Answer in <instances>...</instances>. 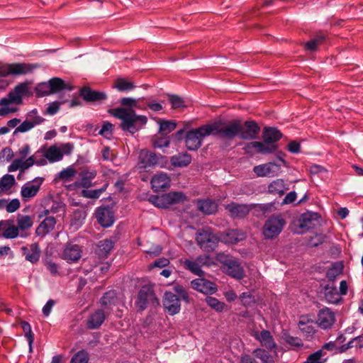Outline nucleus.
Returning a JSON list of instances; mask_svg holds the SVG:
<instances>
[{
  "mask_svg": "<svg viewBox=\"0 0 363 363\" xmlns=\"http://www.w3.org/2000/svg\"><path fill=\"white\" fill-rule=\"evenodd\" d=\"M264 142L254 141L245 145V151L250 155L256 153L267 155L274 152L277 145L276 143L282 138V133L276 128H265L262 132Z\"/></svg>",
  "mask_w": 363,
  "mask_h": 363,
  "instance_id": "nucleus-1",
  "label": "nucleus"
},
{
  "mask_svg": "<svg viewBox=\"0 0 363 363\" xmlns=\"http://www.w3.org/2000/svg\"><path fill=\"white\" fill-rule=\"evenodd\" d=\"M113 115L121 120V128L132 134L137 132L142 126L145 125L147 121V118L145 116L137 115L135 111L131 108H115L113 111Z\"/></svg>",
  "mask_w": 363,
  "mask_h": 363,
  "instance_id": "nucleus-2",
  "label": "nucleus"
},
{
  "mask_svg": "<svg viewBox=\"0 0 363 363\" xmlns=\"http://www.w3.org/2000/svg\"><path fill=\"white\" fill-rule=\"evenodd\" d=\"M214 129L210 124L201 125L198 128L189 130L185 135V145L191 151L197 150L202 145L203 140L213 133Z\"/></svg>",
  "mask_w": 363,
  "mask_h": 363,
  "instance_id": "nucleus-3",
  "label": "nucleus"
},
{
  "mask_svg": "<svg viewBox=\"0 0 363 363\" xmlns=\"http://www.w3.org/2000/svg\"><path fill=\"white\" fill-rule=\"evenodd\" d=\"M186 200V195L179 191H171L161 196L152 195L148 201L160 208H168L173 204L182 203Z\"/></svg>",
  "mask_w": 363,
  "mask_h": 363,
  "instance_id": "nucleus-4",
  "label": "nucleus"
},
{
  "mask_svg": "<svg viewBox=\"0 0 363 363\" xmlns=\"http://www.w3.org/2000/svg\"><path fill=\"white\" fill-rule=\"evenodd\" d=\"M216 258L222 264V269L225 274L238 280L243 278V268L237 259L224 253L218 254Z\"/></svg>",
  "mask_w": 363,
  "mask_h": 363,
  "instance_id": "nucleus-5",
  "label": "nucleus"
},
{
  "mask_svg": "<svg viewBox=\"0 0 363 363\" xmlns=\"http://www.w3.org/2000/svg\"><path fill=\"white\" fill-rule=\"evenodd\" d=\"M286 220L280 214L269 217L262 228V234L265 239L272 240L277 238L283 230Z\"/></svg>",
  "mask_w": 363,
  "mask_h": 363,
  "instance_id": "nucleus-6",
  "label": "nucleus"
},
{
  "mask_svg": "<svg viewBox=\"0 0 363 363\" xmlns=\"http://www.w3.org/2000/svg\"><path fill=\"white\" fill-rule=\"evenodd\" d=\"M196 240L201 248L208 252L214 250L218 242L210 228L199 230L196 233Z\"/></svg>",
  "mask_w": 363,
  "mask_h": 363,
  "instance_id": "nucleus-7",
  "label": "nucleus"
},
{
  "mask_svg": "<svg viewBox=\"0 0 363 363\" xmlns=\"http://www.w3.org/2000/svg\"><path fill=\"white\" fill-rule=\"evenodd\" d=\"M38 66L28 63H11L0 67V77H6L9 75H24L31 72Z\"/></svg>",
  "mask_w": 363,
  "mask_h": 363,
  "instance_id": "nucleus-8",
  "label": "nucleus"
},
{
  "mask_svg": "<svg viewBox=\"0 0 363 363\" xmlns=\"http://www.w3.org/2000/svg\"><path fill=\"white\" fill-rule=\"evenodd\" d=\"M213 130L211 135H219L223 138L233 139L236 136L240 137V131L241 128V122L240 121H233L228 125L219 128L217 124H210Z\"/></svg>",
  "mask_w": 363,
  "mask_h": 363,
  "instance_id": "nucleus-9",
  "label": "nucleus"
},
{
  "mask_svg": "<svg viewBox=\"0 0 363 363\" xmlns=\"http://www.w3.org/2000/svg\"><path fill=\"white\" fill-rule=\"evenodd\" d=\"M164 156L160 154L142 150L139 154L138 167L140 169H147L160 165L164 161Z\"/></svg>",
  "mask_w": 363,
  "mask_h": 363,
  "instance_id": "nucleus-10",
  "label": "nucleus"
},
{
  "mask_svg": "<svg viewBox=\"0 0 363 363\" xmlns=\"http://www.w3.org/2000/svg\"><path fill=\"white\" fill-rule=\"evenodd\" d=\"M44 179L43 177H35L32 181L25 183L21 189V196L24 202H27L32 198H34L40 189Z\"/></svg>",
  "mask_w": 363,
  "mask_h": 363,
  "instance_id": "nucleus-11",
  "label": "nucleus"
},
{
  "mask_svg": "<svg viewBox=\"0 0 363 363\" xmlns=\"http://www.w3.org/2000/svg\"><path fill=\"white\" fill-rule=\"evenodd\" d=\"M49 210L45 209L38 216L40 219L45 217L35 230V233L38 236H45L51 232L55 226L56 219L53 216H49Z\"/></svg>",
  "mask_w": 363,
  "mask_h": 363,
  "instance_id": "nucleus-12",
  "label": "nucleus"
},
{
  "mask_svg": "<svg viewBox=\"0 0 363 363\" xmlns=\"http://www.w3.org/2000/svg\"><path fill=\"white\" fill-rule=\"evenodd\" d=\"M95 216L103 228L111 227L115 221L114 213L109 206L98 207L95 211Z\"/></svg>",
  "mask_w": 363,
  "mask_h": 363,
  "instance_id": "nucleus-13",
  "label": "nucleus"
},
{
  "mask_svg": "<svg viewBox=\"0 0 363 363\" xmlns=\"http://www.w3.org/2000/svg\"><path fill=\"white\" fill-rule=\"evenodd\" d=\"M335 322V313L330 308L325 307L320 309L317 315L316 323L323 330L330 328Z\"/></svg>",
  "mask_w": 363,
  "mask_h": 363,
  "instance_id": "nucleus-14",
  "label": "nucleus"
},
{
  "mask_svg": "<svg viewBox=\"0 0 363 363\" xmlns=\"http://www.w3.org/2000/svg\"><path fill=\"white\" fill-rule=\"evenodd\" d=\"M163 305L171 315L179 313L181 309L180 298L171 291L164 293Z\"/></svg>",
  "mask_w": 363,
  "mask_h": 363,
  "instance_id": "nucleus-15",
  "label": "nucleus"
},
{
  "mask_svg": "<svg viewBox=\"0 0 363 363\" xmlns=\"http://www.w3.org/2000/svg\"><path fill=\"white\" fill-rule=\"evenodd\" d=\"M259 131L260 128L256 122L247 121L244 124L241 123L240 138L244 140H254L257 138Z\"/></svg>",
  "mask_w": 363,
  "mask_h": 363,
  "instance_id": "nucleus-16",
  "label": "nucleus"
},
{
  "mask_svg": "<svg viewBox=\"0 0 363 363\" xmlns=\"http://www.w3.org/2000/svg\"><path fill=\"white\" fill-rule=\"evenodd\" d=\"M191 287L205 294H213L217 291L216 285L206 279H196L191 282Z\"/></svg>",
  "mask_w": 363,
  "mask_h": 363,
  "instance_id": "nucleus-17",
  "label": "nucleus"
},
{
  "mask_svg": "<svg viewBox=\"0 0 363 363\" xmlns=\"http://www.w3.org/2000/svg\"><path fill=\"white\" fill-rule=\"evenodd\" d=\"M82 257L81 247L73 242H68L63 252V258L69 263L77 262Z\"/></svg>",
  "mask_w": 363,
  "mask_h": 363,
  "instance_id": "nucleus-18",
  "label": "nucleus"
},
{
  "mask_svg": "<svg viewBox=\"0 0 363 363\" xmlns=\"http://www.w3.org/2000/svg\"><path fill=\"white\" fill-rule=\"evenodd\" d=\"M170 178L167 173L155 174L151 179V186L155 191H165L170 186Z\"/></svg>",
  "mask_w": 363,
  "mask_h": 363,
  "instance_id": "nucleus-19",
  "label": "nucleus"
},
{
  "mask_svg": "<svg viewBox=\"0 0 363 363\" xmlns=\"http://www.w3.org/2000/svg\"><path fill=\"white\" fill-rule=\"evenodd\" d=\"M155 297V293L152 288L150 286H143L140 289L138 295V300L136 301L137 307L143 311L147 308L148 301Z\"/></svg>",
  "mask_w": 363,
  "mask_h": 363,
  "instance_id": "nucleus-20",
  "label": "nucleus"
},
{
  "mask_svg": "<svg viewBox=\"0 0 363 363\" xmlns=\"http://www.w3.org/2000/svg\"><path fill=\"white\" fill-rule=\"evenodd\" d=\"M80 95L87 102H101L107 99V95L104 91L91 89L89 87H84L80 90Z\"/></svg>",
  "mask_w": 363,
  "mask_h": 363,
  "instance_id": "nucleus-21",
  "label": "nucleus"
},
{
  "mask_svg": "<svg viewBox=\"0 0 363 363\" xmlns=\"http://www.w3.org/2000/svg\"><path fill=\"white\" fill-rule=\"evenodd\" d=\"M21 250L23 255L25 256L26 260L32 264L37 263L39 261L40 249L38 243L35 242L27 246H23Z\"/></svg>",
  "mask_w": 363,
  "mask_h": 363,
  "instance_id": "nucleus-22",
  "label": "nucleus"
},
{
  "mask_svg": "<svg viewBox=\"0 0 363 363\" xmlns=\"http://www.w3.org/2000/svg\"><path fill=\"white\" fill-rule=\"evenodd\" d=\"M106 311L101 308L90 314L86 320V327L90 330L99 328L104 322L106 317Z\"/></svg>",
  "mask_w": 363,
  "mask_h": 363,
  "instance_id": "nucleus-23",
  "label": "nucleus"
},
{
  "mask_svg": "<svg viewBox=\"0 0 363 363\" xmlns=\"http://www.w3.org/2000/svg\"><path fill=\"white\" fill-rule=\"evenodd\" d=\"M142 105H138V108L143 111L150 110L153 112H160L164 108V101H159L152 96L141 99Z\"/></svg>",
  "mask_w": 363,
  "mask_h": 363,
  "instance_id": "nucleus-24",
  "label": "nucleus"
},
{
  "mask_svg": "<svg viewBox=\"0 0 363 363\" xmlns=\"http://www.w3.org/2000/svg\"><path fill=\"white\" fill-rule=\"evenodd\" d=\"M118 299L115 291H109L104 294L100 299V303L102 309H104L107 314H109L113 309V306L118 303Z\"/></svg>",
  "mask_w": 363,
  "mask_h": 363,
  "instance_id": "nucleus-25",
  "label": "nucleus"
},
{
  "mask_svg": "<svg viewBox=\"0 0 363 363\" xmlns=\"http://www.w3.org/2000/svg\"><path fill=\"white\" fill-rule=\"evenodd\" d=\"M79 179L77 180L74 185L76 187L89 188L92 186V180L96 176L95 170L84 169L79 173Z\"/></svg>",
  "mask_w": 363,
  "mask_h": 363,
  "instance_id": "nucleus-26",
  "label": "nucleus"
},
{
  "mask_svg": "<svg viewBox=\"0 0 363 363\" xmlns=\"http://www.w3.org/2000/svg\"><path fill=\"white\" fill-rule=\"evenodd\" d=\"M225 208L229 211L233 218H238L245 217L250 211V208L247 205L239 204L234 202L228 204Z\"/></svg>",
  "mask_w": 363,
  "mask_h": 363,
  "instance_id": "nucleus-27",
  "label": "nucleus"
},
{
  "mask_svg": "<svg viewBox=\"0 0 363 363\" xmlns=\"http://www.w3.org/2000/svg\"><path fill=\"white\" fill-rule=\"evenodd\" d=\"M255 338L269 350H272L277 347V344L272 335L271 333L267 330H262L259 333L255 335Z\"/></svg>",
  "mask_w": 363,
  "mask_h": 363,
  "instance_id": "nucleus-28",
  "label": "nucleus"
},
{
  "mask_svg": "<svg viewBox=\"0 0 363 363\" xmlns=\"http://www.w3.org/2000/svg\"><path fill=\"white\" fill-rule=\"evenodd\" d=\"M196 206L201 212L206 215L213 214L218 210V203L210 199L197 200Z\"/></svg>",
  "mask_w": 363,
  "mask_h": 363,
  "instance_id": "nucleus-29",
  "label": "nucleus"
},
{
  "mask_svg": "<svg viewBox=\"0 0 363 363\" xmlns=\"http://www.w3.org/2000/svg\"><path fill=\"white\" fill-rule=\"evenodd\" d=\"M313 215L311 213H303L299 219V224L295 233L297 234H303L311 228H313Z\"/></svg>",
  "mask_w": 363,
  "mask_h": 363,
  "instance_id": "nucleus-30",
  "label": "nucleus"
},
{
  "mask_svg": "<svg viewBox=\"0 0 363 363\" xmlns=\"http://www.w3.org/2000/svg\"><path fill=\"white\" fill-rule=\"evenodd\" d=\"M325 298L329 303H337L341 300L336 286L332 284H327L324 288Z\"/></svg>",
  "mask_w": 363,
  "mask_h": 363,
  "instance_id": "nucleus-31",
  "label": "nucleus"
},
{
  "mask_svg": "<svg viewBox=\"0 0 363 363\" xmlns=\"http://www.w3.org/2000/svg\"><path fill=\"white\" fill-rule=\"evenodd\" d=\"M191 155L187 152L179 153L170 158L171 164L174 167H184L191 162Z\"/></svg>",
  "mask_w": 363,
  "mask_h": 363,
  "instance_id": "nucleus-32",
  "label": "nucleus"
},
{
  "mask_svg": "<svg viewBox=\"0 0 363 363\" xmlns=\"http://www.w3.org/2000/svg\"><path fill=\"white\" fill-rule=\"evenodd\" d=\"M298 328L308 337H312L315 333L313 321L307 317H301L298 321Z\"/></svg>",
  "mask_w": 363,
  "mask_h": 363,
  "instance_id": "nucleus-33",
  "label": "nucleus"
},
{
  "mask_svg": "<svg viewBox=\"0 0 363 363\" xmlns=\"http://www.w3.org/2000/svg\"><path fill=\"white\" fill-rule=\"evenodd\" d=\"M21 238H26L27 233L18 232V228L16 226L12 225V221L9 220V224L6 225L5 230L1 233V238L6 239H13L18 236Z\"/></svg>",
  "mask_w": 363,
  "mask_h": 363,
  "instance_id": "nucleus-34",
  "label": "nucleus"
},
{
  "mask_svg": "<svg viewBox=\"0 0 363 363\" xmlns=\"http://www.w3.org/2000/svg\"><path fill=\"white\" fill-rule=\"evenodd\" d=\"M52 94L60 92L62 90H72V86L66 84L64 80L58 77H53L49 81Z\"/></svg>",
  "mask_w": 363,
  "mask_h": 363,
  "instance_id": "nucleus-35",
  "label": "nucleus"
},
{
  "mask_svg": "<svg viewBox=\"0 0 363 363\" xmlns=\"http://www.w3.org/2000/svg\"><path fill=\"white\" fill-rule=\"evenodd\" d=\"M113 247V242L111 240H103L99 241L96 253L99 257L104 258L110 253Z\"/></svg>",
  "mask_w": 363,
  "mask_h": 363,
  "instance_id": "nucleus-36",
  "label": "nucleus"
},
{
  "mask_svg": "<svg viewBox=\"0 0 363 363\" xmlns=\"http://www.w3.org/2000/svg\"><path fill=\"white\" fill-rule=\"evenodd\" d=\"M287 189L284 181L281 179H277L271 182L268 186V191L270 194L281 196Z\"/></svg>",
  "mask_w": 363,
  "mask_h": 363,
  "instance_id": "nucleus-37",
  "label": "nucleus"
},
{
  "mask_svg": "<svg viewBox=\"0 0 363 363\" xmlns=\"http://www.w3.org/2000/svg\"><path fill=\"white\" fill-rule=\"evenodd\" d=\"M45 157H47L48 161L50 163L59 162L63 158V155L61 154L60 150L55 145L50 146L49 148L45 150Z\"/></svg>",
  "mask_w": 363,
  "mask_h": 363,
  "instance_id": "nucleus-38",
  "label": "nucleus"
},
{
  "mask_svg": "<svg viewBox=\"0 0 363 363\" xmlns=\"http://www.w3.org/2000/svg\"><path fill=\"white\" fill-rule=\"evenodd\" d=\"M252 354L254 357L259 359L262 363H275L274 357L269 351L264 349L257 348L252 351Z\"/></svg>",
  "mask_w": 363,
  "mask_h": 363,
  "instance_id": "nucleus-39",
  "label": "nucleus"
},
{
  "mask_svg": "<svg viewBox=\"0 0 363 363\" xmlns=\"http://www.w3.org/2000/svg\"><path fill=\"white\" fill-rule=\"evenodd\" d=\"M16 180L14 176L6 174L0 179V191L7 193L15 184Z\"/></svg>",
  "mask_w": 363,
  "mask_h": 363,
  "instance_id": "nucleus-40",
  "label": "nucleus"
},
{
  "mask_svg": "<svg viewBox=\"0 0 363 363\" xmlns=\"http://www.w3.org/2000/svg\"><path fill=\"white\" fill-rule=\"evenodd\" d=\"M343 265L340 262H335L326 272V277L330 281H334L342 274Z\"/></svg>",
  "mask_w": 363,
  "mask_h": 363,
  "instance_id": "nucleus-41",
  "label": "nucleus"
},
{
  "mask_svg": "<svg viewBox=\"0 0 363 363\" xmlns=\"http://www.w3.org/2000/svg\"><path fill=\"white\" fill-rule=\"evenodd\" d=\"M17 226L16 228H18V231H24L26 230L30 229L33 224V222L32 220V218L29 216H22L19 215L17 218Z\"/></svg>",
  "mask_w": 363,
  "mask_h": 363,
  "instance_id": "nucleus-42",
  "label": "nucleus"
},
{
  "mask_svg": "<svg viewBox=\"0 0 363 363\" xmlns=\"http://www.w3.org/2000/svg\"><path fill=\"white\" fill-rule=\"evenodd\" d=\"M226 242L234 244L244 240L245 238V235L240 230L232 229L228 230L226 233Z\"/></svg>",
  "mask_w": 363,
  "mask_h": 363,
  "instance_id": "nucleus-43",
  "label": "nucleus"
},
{
  "mask_svg": "<svg viewBox=\"0 0 363 363\" xmlns=\"http://www.w3.org/2000/svg\"><path fill=\"white\" fill-rule=\"evenodd\" d=\"M108 186V183L104 184V186L97 189H84L82 191V196L84 198L87 199H96L100 197V196L106 190Z\"/></svg>",
  "mask_w": 363,
  "mask_h": 363,
  "instance_id": "nucleus-44",
  "label": "nucleus"
},
{
  "mask_svg": "<svg viewBox=\"0 0 363 363\" xmlns=\"http://www.w3.org/2000/svg\"><path fill=\"white\" fill-rule=\"evenodd\" d=\"M113 87L119 91L123 92L133 90L135 86L132 82L124 78H118L116 80Z\"/></svg>",
  "mask_w": 363,
  "mask_h": 363,
  "instance_id": "nucleus-45",
  "label": "nucleus"
},
{
  "mask_svg": "<svg viewBox=\"0 0 363 363\" xmlns=\"http://www.w3.org/2000/svg\"><path fill=\"white\" fill-rule=\"evenodd\" d=\"M205 301L208 306L217 312H222L226 308V304L224 302L220 301L215 297L208 296Z\"/></svg>",
  "mask_w": 363,
  "mask_h": 363,
  "instance_id": "nucleus-46",
  "label": "nucleus"
},
{
  "mask_svg": "<svg viewBox=\"0 0 363 363\" xmlns=\"http://www.w3.org/2000/svg\"><path fill=\"white\" fill-rule=\"evenodd\" d=\"M11 103H13V101L9 96L8 97L0 99V106H2L0 108V116H6L9 113L16 111V108H10L8 107Z\"/></svg>",
  "mask_w": 363,
  "mask_h": 363,
  "instance_id": "nucleus-47",
  "label": "nucleus"
},
{
  "mask_svg": "<svg viewBox=\"0 0 363 363\" xmlns=\"http://www.w3.org/2000/svg\"><path fill=\"white\" fill-rule=\"evenodd\" d=\"M184 267L186 269L191 272L193 274L201 276L203 274L201 268L199 267V264L195 260L186 259L184 262Z\"/></svg>",
  "mask_w": 363,
  "mask_h": 363,
  "instance_id": "nucleus-48",
  "label": "nucleus"
},
{
  "mask_svg": "<svg viewBox=\"0 0 363 363\" xmlns=\"http://www.w3.org/2000/svg\"><path fill=\"white\" fill-rule=\"evenodd\" d=\"M240 301L245 307L250 308L255 305V297L250 292H243L240 296Z\"/></svg>",
  "mask_w": 363,
  "mask_h": 363,
  "instance_id": "nucleus-49",
  "label": "nucleus"
},
{
  "mask_svg": "<svg viewBox=\"0 0 363 363\" xmlns=\"http://www.w3.org/2000/svg\"><path fill=\"white\" fill-rule=\"evenodd\" d=\"M159 124H160V131L163 134H168V133H171L177 127L176 123L172 121L162 120V121H159Z\"/></svg>",
  "mask_w": 363,
  "mask_h": 363,
  "instance_id": "nucleus-50",
  "label": "nucleus"
},
{
  "mask_svg": "<svg viewBox=\"0 0 363 363\" xmlns=\"http://www.w3.org/2000/svg\"><path fill=\"white\" fill-rule=\"evenodd\" d=\"M35 94L38 97L52 94L49 82L38 84L35 87Z\"/></svg>",
  "mask_w": 363,
  "mask_h": 363,
  "instance_id": "nucleus-51",
  "label": "nucleus"
},
{
  "mask_svg": "<svg viewBox=\"0 0 363 363\" xmlns=\"http://www.w3.org/2000/svg\"><path fill=\"white\" fill-rule=\"evenodd\" d=\"M324 39L325 35L322 33L319 34L315 38L306 43L304 48L307 50L314 51L317 48L318 45L324 40Z\"/></svg>",
  "mask_w": 363,
  "mask_h": 363,
  "instance_id": "nucleus-52",
  "label": "nucleus"
},
{
  "mask_svg": "<svg viewBox=\"0 0 363 363\" xmlns=\"http://www.w3.org/2000/svg\"><path fill=\"white\" fill-rule=\"evenodd\" d=\"M30 157L34 158L35 164L38 166H43L47 164L48 159L45 157V150L41 148L38 150L34 155L30 156Z\"/></svg>",
  "mask_w": 363,
  "mask_h": 363,
  "instance_id": "nucleus-53",
  "label": "nucleus"
},
{
  "mask_svg": "<svg viewBox=\"0 0 363 363\" xmlns=\"http://www.w3.org/2000/svg\"><path fill=\"white\" fill-rule=\"evenodd\" d=\"M75 173L76 171L74 170V169L70 166L60 171L58 173L57 176L61 179L69 181L71 178L75 175Z\"/></svg>",
  "mask_w": 363,
  "mask_h": 363,
  "instance_id": "nucleus-54",
  "label": "nucleus"
},
{
  "mask_svg": "<svg viewBox=\"0 0 363 363\" xmlns=\"http://www.w3.org/2000/svg\"><path fill=\"white\" fill-rule=\"evenodd\" d=\"M88 354L84 350L77 352L72 358L70 363H87Z\"/></svg>",
  "mask_w": 363,
  "mask_h": 363,
  "instance_id": "nucleus-55",
  "label": "nucleus"
},
{
  "mask_svg": "<svg viewBox=\"0 0 363 363\" xmlns=\"http://www.w3.org/2000/svg\"><path fill=\"white\" fill-rule=\"evenodd\" d=\"M267 169V177H274L278 174L280 171V165L275 162H268L264 164Z\"/></svg>",
  "mask_w": 363,
  "mask_h": 363,
  "instance_id": "nucleus-56",
  "label": "nucleus"
},
{
  "mask_svg": "<svg viewBox=\"0 0 363 363\" xmlns=\"http://www.w3.org/2000/svg\"><path fill=\"white\" fill-rule=\"evenodd\" d=\"M121 104L123 106L135 107L138 108V105H142L141 99H135L129 97H125L121 99Z\"/></svg>",
  "mask_w": 363,
  "mask_h": 363,
  "instance_id": "nucleus-57",
  "label": "nucleus"
},
{
  "mask_svg": "<svg viewBox=\"0 0 363 363\" xmlns=\"http://www.w3.org/2000/svg\"><path fill=\"white\" fill-rule=\"evenodd\" d=\"M284 340L287 344L296 348H300L303 345L301 338L298 337H294L290 335H286L284 337Z\"/></svg>",
  "mask_w": 363,
  "mask_h": 363,
  "instance_id": "nucleus-58",
  "label": "nucleus"
},
{
  "mask_svg": "<svg viewBox=\"0 0 363 363\" xmlns=\"http://www.w3.org/2000/svg\"><path fill=\"white\" fill-rule=\"evenodd\" d=\"M33 128H34V124L32 123L30 121H24L22 123L16 128L13 132V135H16L18 133H26L31 130Z\"/></svg>",
  "mask_w": 363,
  "mask_h": 363,
  "instance_id": "nucleus-59",
  "label": "nucleus"
},
{
  "mask_svg": "<svg viewBox=\"0 0 363 363\" xmlns=\"http://www.w3.org/2000/svg\"><path fill=\"white\" fill-rule=\"evenodd\" d=\"M65 101V100H62L61 101H56L49 104L45 113L50 116L55 115L59 111L60 105L64 104Z\"/></svg>",
  "mask_w": 363,
  "mask_h": 363,
  "instance_id": "nucleus-60",
  "label": "nucleus"
},
{
  "mask_svg": "<svg viewBox=\"0 0 363 363\" xmlns=\"http://www.w3.org/2000/svg\"><path fill=\"white\" fill-rule=\"evenodd\" d=\"M99 134L106 138H110L113 135V125L108 122L104 123L99 130Z\"/></svg>",
  "mask_w": 363,
  "mask_h": 363,
  "instance_id": "nucleus-61",
  "label": "nucleus"
},
{
  "mask_svg": "<svg viewBox=\"0 0 363 363\" xmlns=\"http://www.w3.org/2000/svg\"><path fill=\"white\" fill-rule=\"evenodd\" d=\"M21 325L27 341L30 342L34 341V335L32 332L30 325L26 321L21 322Z\"/></svg>",
  "mask_w": 363,
  "mask_h": 363,
  "instance_id": "nucleus-62",
  "label": "nucleus"
},
{
  "mask_svg": "<svg viewBox=\"0 0 363 363\" xmlns=\"http://www.w3.org/2000/svg\"><path fill=\"white\" fill-rule=\"evenodd\" d=\"M322 354V351L318 350L311 354L303 363H324L321 359Z\"/></svg>",
  "mask_w": 363,
  "mask_h": 363,
  "instance_id": "nucleus-63",
  "label": "nucleus"
},
{
  "mask_svg": "<svg viewBox=\"0 0 363 363\" xmlns=\"http://www.w3.org/2000/svg\"><path fill=\"white\" fill-rule=\"evenodd\" d=\"M325 240V235L322 233L315 234L308 242V245L310 247H317L321 245Z\"/></svg>",
  "mask_w": 363,
  "mask_h": 363,
  "instance_id": "nucleus-64",
  "label": "nucleus"
}]
</instances>
